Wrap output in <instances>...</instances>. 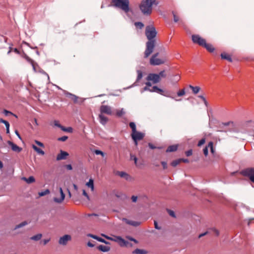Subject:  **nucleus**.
<instances>
[{
    "mask_svg": "<svg viewBox=\"0 0 254 254\" xmlns=\"http://www.w3.org/2000/svg\"><path fill=\"white\" fill-rule=\"evenodd\" d=\"M157 32L155 28L152 25L147 26L145 28V35L148 39L146 43V49L144 53V58H147L153 52L155 46V38Z\"/></svg>",
    "mask_w": 254,
    "mask_h": 254,
    "instance_id": "1",
    "label": "nucleus"
},
{
    "mask_svg": "<svg viewBox=\"0 0 254 254\" xmlns=\"http://www.w3.org/2000/svg\"><path fill=\"white\" fill-rule=\"evenodd\" d=\"M158 4L157 0H142L139 7L144 15H149L152 13V6L157 5Z\"/></svg>",
    "mask_w": 254,
    "mask_h": 254,
    "instance_id": "2",
    "label": "nucleus"
},
{
    "mask_svg": "<svg viewBox=\"0 0 254 254\" xmlns=\"http://www.w3.org/2000/svg\"><path fill=\"white\" fill-rule=\"evenodd\" d=\"M159 53H156L153 55L150 59V64L152 65H158L164 64L167 61L166 52L164 51L160 58H157Z\"/></svg>",
    "mask_w": 254,
    "mask_h": 254,
    "instance_id": "3",
    "label": "nucleus"
},
{
    "mask_svg": "<svg viewBox=\"0 0 254 254\" xmlns=\"http://www.w3.org/2000/svg\"><path fill=\"white\" fill-rule=\"evenodd\" d=\"M113 1L116 7L121 8L125 12L129 11V0H113Z\"/></svg>",
    "mask_w": 254,
    "mask_h": 254,
    "instance_id": "4",
    "label": "nucleus"
},
{
    "mask_svg": "<svg viewBox=\"0 0 254 254\" xmlns=\"http://www.w3.org/2000/svg\"><path fill=\"white\" fill-rule=\"evenodd\" d=\"M242 174L248 177L251 182L254 183V168H250L243 170Z\"/></svg>",
    "mask_w": 254,
    "mask_h": 254,
    "instance_id": "5",
    "label": "nucleus"
},
{
    "mask_svg": "<svg viewBox=\"0 0 254 254\" xmlns=\"http://www.w3.org/2000/svg\"><path fill=\"white\" fill-rule=\"evenodd\" d=\"M191 40L195 44L202 47L206 42L205 39L203 38L199 35H191Z\"/></svg>",
    "mask_w": 254,
    "mask_h": 254,
    "instance_id": "6",
    "label": "nucleus"
},
{
    "mask_svg": "<svg viewBox=\"0 0 254 254\" xmlns=\"http://www.w3.org/2000/svg\"><path fill=\"white\" fill-rule=\"evenodd\" d=\"M145 136L144 133L137 131L131 132V136L133 141H139L142 140Z\"/></svg>",
    "mask_w": 254,
    "mask_h": 254,
    "instance_id": "7",
    "label": "nucleus"
},
{
    "mask_svg": "<svg viewBox=\"0 0 254 254\" xmlns=\"http://www.w3.org/2000/svg\"><path fill=\"white\" fill-rule=\"evenodd\" d=\"M112 241L118 243L121 247H127L129 245L127 241H125L120 236H115Z\"/></svg>",
    "mask_w": 254,
    "mask_h": 254,
    "instance_id": "8",
    "label": "nucleus"
},
{
    "mask_svg": "<svg viewBox=\"0 0 254 254\" xmlns=\"http://www.w3.org/2000/svg\"><path fill=\"white\" fill-rule=\"evenodd\" d=\"M146 79L148 81H152L153 83H157L160 82L159 75L156 73H150L147 76Z\"/></svg>",
    "mask_w": 254,
    "mask_h": 254,
    "instance_id": "9",
    "label": "nucleus"
},
{
    "mask_svg": "<svg viewBox=\"0 0 254 254\" xmlns=\"http://www.w3.org/2000/svg\"><path fill=\"white\" fill-rule=\"evenodd\" d=\"M115 175L120 176L121 178H125L128 181H132L133 180L129 175L125 172L118 171L115 172Z\"/></svg>",
    "mask_w": 254,
    "mask_h": 254,
    "instance_id": "10",
    "label": "nucleus"
},
{
    "mask_svg": "<svg viewBox=\"0 0 254 254\" xmlns=\"http://www.w3.org/2000/svg\"><path fill=\"white\" fill-rule=\"evenodd\" d=\"M59 191L60 193L61 197L60 198L55 197L53 198V200L56 203H61L64 199L65 194L64 193L62 188L61 187L59 188Z\"/></svg>",
    "mask_w": 254,
    "mask_h": 254,
    "instance_id": "11",
    "label": "nucleus"
},
{
    "mask_svg": "<svg viewBox=\"0 0 254 254\" xmlns=\"http://www.w3.org/2000/svg\"><path fill=\"white\" fill-rule=\"evenodd\" d=\"M71 239V237L69 235H65L63 237H61L59 241V243L60 245H66L68 241Z\"/></svg>",
    "mask_w": 254,
    "mask_h": 254,
    "instance_id": "12",
    "label": "nucleus"
},
{
    "mask_svg": "<svg viewBox=\"0 0 254 254\" xmlns=\"http://www.w3.org/2000/svg\"><path fill=\"white\" fill-rule=\"evenodd\" d=\"M172 14L173 15V20L174 22H179V24L182 25L184 28H185V26L184 25V22L182 20H180V16H179L178 13L176 12L173 11Z\"/></svg>",
    "mask_w": 254,
    "mask_h": 254,
    "instance_id": "13",
    "label": "nucleus"
},
{
    "mask_svg": "<svg viewBox=\"0 0 254 254\" xmlns=\"http://www.w3.org/2000/svg\"><path fill=\"white\" fill-rule=\"evenodd\" d=\"M100 111L101 113H105L108 115L112 114L111 108L107 105H102L100 107Z\"/></svg>",
    "mask_w": 254,
    "mask_h": 254,
    "instance_id": "14",
    "label": "nucleus"
},
{
    "mask_svg": "<svg viewBox=\"0 0 254 254\" xmlns=\"http://www.w3.org/2000/svg\"><path fill=\"white\" fill-rule=\"evenodd\" d=\"M7 143L9 145H10L11 146V149L13 151H14L15 152H17V153H19L21 151L22 148L19 147L18 146H17L16 144H14L12 142H11L10 141H8Z\"/></svg>",
    "mask_w": 254,
    "mask_h": 254,
    "instance_id": "15",
    "label": "nucleus"
},
{
    "mask_svg": "<svg viewBox=\"0 0 254 254\" xmlns=\"http://www.w3.org/2000/svg\"><path fill=\"white\" fill-rule=\"evenodd\" d=\"M69 155L68 153L65 151L61 150L60 153H59L57 156V160H64Z\"/></svg>",
    "mask_w": 254,
    "mask_h": 254,
    "instance_id": "16",
    "label": "nucleus"
},
{
    "mask_svg": "<svg viewBox=\"0 0 254 254\" xmlns=\"http://www.w3.org/2000/svg\"><path fill=\"white\" fill-rule=\"evenodd\" d=\"M87 236L88 237H91L93 239H94L95 240H97V241H98L99 242H102V243H105L106 244H109V243L106 241H105L104 239L100 238V237H99L96 235H94L93 234H88L87 235Z\"/></svg>",
    "mask_w": 254,
    "mask_h": 254,
    "instance_id": "17",
    "label": "nucleus"
},
{
    "mask_svg": "<svg viewBox=\"0 0 254 254\" xmlns=\"http://www.w3.org/2000/svg\"><path fill=\"white\" fill-rule=\"evenodd\" d=\"M202 47L205 48L208 52L212 53L214 51L215 48L212 45L209 43H207L206 42L203 45Z\"/></svg>",
    "mask_w": 254,
    "mask_h": 254,
    "instance_id": "18",
    "label": "nucleus"
},
{
    "mask_svg": "<svg viewBox=\"0 0 254 254\" xmlns=\"http://www.w3.org/2000/svg\"><path fill=\"white\" fill-rule=\"evenodd\" d=\"M123 220L126 222V223L133 226H138L140 224L138 222L129 220L126 218H124Z\"/></svg>",
    "mask_w": 254,
    "mask_h": 254,
    "instance_id": "19",
    "label": "nucleus"
},
{
    "mask_svg": "<svg viewBox=\"0 0 254 254\" xmlns=\"http://www.w3.org/2000/svg\"><path fill=\"white\" fill-rule=\"evenodd\" d=\"M97 249L103 252H107L110 250V247L104 245H99L97 247Z\"/></svg>",
    "mask_w": 254,
    "mask_h": 254,
    "instance_id": "20",
    "label": "nucleus"
},
{
    "mask_svg": "<svg viewBox=\"0 0 254 254\" xmlns=\"http://www.w3.org/2000/svg\"><path fill=\"white\" fill-rule=\"evenodd\" d=\"M67 96L72 100L74 103H77L78 102V97L71 93H67Z\"/></svg>",
    "mask_w": 254,
    "mask_h": 254,
    "instance_id": "21",
    "label": "nucleus"
},
{
    "mask_svg": "<svg viewBox=\"0 0 254 254\" xmlns=\"http://www.w3.org/2000/svg\"><path fill=\"white\" fill-rule=\"evenodd\" d=\"M99 118L100 119V123L102 125H105L107 123L108 120V118H107L105 116L103 115L102 114L99 115Z\"/></svg>",
    "mask_w": 254,
    "mask_h": 254,
    "instance_id": "22",
    "label": "nucleus"
},
{
    "mask_svg": "<svg viewBox=\"0 0 254 254\" xmlns=\"http://www.w3.org/2000/svg\"><path fill=\"white\" fill-rule=\"evenodd\" d=\"M22 180L25 181L27 184H31L35 181V178L33 176H30L28 178L23 177Z\"/></svg>",
    "mask_w": 254,
    "mask_h": 254,
    "instance_id": "23",
    "label": "nucleus"
},
{
    "mask_svg": "<svg viewBox=\"0 0 254 254\" xmlns=\"http://www.w3.org/2000/svg\"><path fill=\"white\" fill-rule=\"evenodd\" d=\"M178 149V145H173L169 146L166 150L167 152H171L175 151Z\"/></svg>",
    "mask_w": 254,
    "mask_h": 254,
    "instance_id": "24",
    "label": "nucleus"
},
{
    "mask_svg": "<svg viewBox=\"0 0 254 254\" xmlns=\"http://www.w3.org/2000/svg\"><path fill=\"white\" fill-rule=\"evenodd\" d=\"M221 58L223 59L226 60L230 62H232V59L231 56L229 55H228L225 53H222L221 54Z\"/></svg>",
    "mask_w": 254,
    "mask_h": 254,
    "instance_id": "25",
    "label": "nucleus"
},
{
    "mask_svg": "<svg viewBox=\"0 0 254 254\" xmlns=\"http://www.w3.org/2000/svg\"><path fill=\"white\" fill-rule=\"evenodd\" d=\"M149 91L150 92H155L159 94H162L163 92V90L159 88L157 86H153L151 90H149Z\"/></svg>",
    "mask_w": 254,
    "mask_h": 254,
    "instance_id": "26",
    "label": "nucleus"
},
{
    "mask_svg": "<svg viewBox=\"0 0 254 254\" xmlns=\"http://www.w3.org/2000/svg\"><path fill=\"white\" fill-rule=\"evenodd\" d=\"M32 148L39 154H40V155H43L45 154L44 151L43 150H42V149H41L40 148H38L36 145H32Z\"/></svg>",
    "mask_w": 254,
    "mask_h": 254,
    "instance_id": "27",
    "label": "nucleus"
},
{
    "mask_svg": "<svg viewBox=\"0 0 254 254\" xmlns=\"http://www.w3.org/2000/svg\"><path fill=\"white\" fill-rule=\"evenodd\" d=\"M134 254H147V252L145 250L136 249L132 252Z\"/></svg>",
    "mask_w": 254,
    "mask_h": 254,
    "instance_id": "28",
    "label": "nucleus"
},
{
    "mask_svg": "<svg viewBox=\"0 0 254 254\" xmlns=\"http://www.w3.org/2000/svg\"><path fill=\"white\" fill-rule=\"evenodd\" d=\"M42 237V235L41 234H38L36 235H34L30 238V240L34 241H38Z\"/></svg>",
    "mask_w": 254,
    "mask_h": 254,
    "instance_id": "29",
    "label": "nucleus"
},
{
    "mask_svg": "<svg viewBox=\"0 0 254 254\" xmlns=\"http://www.w3.org/2000/svg\"><path fill=\"white\" fill-rule=\"evenodd\" d=\"M86 185L88 187L91 188L92 191L94 190V181L93 179H90L89 182Z\"/></svg>",
    "mask_w": 254,
    "mask_h": 254,
    "instance_id": "30",
    "label": "nucleus"
},
{
    "mask_svg": "<svg viewBox=\"0 0 254 254\" xmlns=\"http://www.w3.org/2000/svg\"><path fill=\"white\" fill-rule=\"evenodd\" d=\"M201 90V88L199 86H191V91L193 94H197Z\"/></svg>",
    "mask_w": 254,
    "mask_h": 254,
    "instance_id": "31",
    "label": "nucleus"
},
{
    "mask_svg": "<svg viewBox=\"0 0 254 254\" xmlns=\"http://www.w3.org/2000/svg\"><path fill=\"white\" fill-rule=\"evenodd\" d=\"M6 39L5 38H2L0 40V49H2L5 48V46L6 45Z\"/></svg>",
    "mask_w": 254,
    "mask_h": 254,
    "instance_id": "32",
    "label": "nucleus"
},
{
    "mask_svg": "<svg viewBox=\"0 0 254 254\" xmlns=\"http://www.w3.org/2000/svg\"><path fill=\"white\" fill-rule=\"evenodd\" d=\"M28 224V223L26 221H24L20 223V224L16 225L14 228V230H16L17 229L22 228V227L27 225Z\"/></svg>",
    "mask_w": 254,
    "mask_h": 254,
    "instance_id": "33",
    "label": "nucleus"
},
{
    "mask_svg": "<svg viewBox=\"0 0 254 254\" xmlns=\"http://www.w3.org/2000/svg\"><path fill=\"white\" fill-rule=\"evenodd\" d=\"M183 161H184V160L183 159H177V160L173 161L172 162V163H171V165L173 167H175L177 166L178 164H179Z\"/></svg>",
    "mask_w": 254,
    "mask_h": 254,
    "instance_id": "34",
    "label": "nucleus"
},
{
    "mask_svg": "<svg viewBox=\"0 0 254 254\" xmlns=\"http://www.w3.org/2000/svg\"><path fill=\"white\" fill-rule=\"evenodd\" d=\"M125 114L124 109L117 110L116 116L118 117H121Z\"/></svg>",
    "mask_w": 254,
    "mask_h": 254,
    "instance_id": "35",
    "label": "nucleus"
},
{
    "mask_svg": "<svg viewBox=\"0 0 254 254\" xmlns=\"http://www.w3.org/2000/svg\"><path fill=\"white\" fill-rule=\"evenodd\" d=\"M129 126L131 128L132 132H134L135 131H137L136 129V125L134 122H130L129 124Z\"/></svg>",
    "mask_w": 254,
    "mask_h": 254,
    "instance_id": "36",
    "label": "nucleus"
},
{
    "mask_svg": "<svg viewBox=\"0 0 254 254\" xmlns=\"http://www.w3.org/2000/svg\"><path fill=\"white\" fill-rule=\"evenodd\" d=\"M208 147H209V148H210L211 153L214 154V152H215V150L213 148V142H212V141L209 142L208 144Z\"/></svg>",
    "mask_w": 254,
    "mask_h": 254,
    "instance_id": "37",
    "label": "nucleus"
},
{
    "mask_svg": "<svg viewBox=\"0 0 254 254\" xmlns=\"http://www.w3.org/2000/svg\"><path fill=\"white\" fill-rule=\"evenodd\" d=\"M159 75V79H161V78H165L167 76V74L166 73L165 70H162L160 71L159 74H157Z\"/></svg>",
    "mask_w": 254,
    "mask_h": 254,
    "instance_id": "38",
    "label": "nucleus"
},
{
    "mask_svg": "<svg viewBox=\"0 0 254 254\" xmlns=\"http://www.w3.org/2000/svg\"><path fill=\"white\" fill-rule=\"evenodd\" d=\"M50 192V190L48 189H47L43 191L39 192L38 193V194L40 196H44V195L49 194Z\"/></svg>",
    "mask_w": 254,
    "mask_h": 254,
    "instance_id": "39",
    "label": "nucleus"
},
{
    "mask_svg": "<svg viewBox=\"0 0 254 254\" xmlns=\"http://www.w3.org/2000/svg\"><path fill=\"white\" fill-rule=\"evenodd\" d=\"M137 76L136 82H137L139 80H140L142 77V72L141 70H137Z\"/></svg>",
    "mask_w": 254,
    "mask_h": 254,
    "instance_id": "40",
    "label": "nucleus"
},
{
    "mask_svg": "<svg viewBox=\"0 0 254 254\" xmlns=\"http://www.w3.org/2000/svg\"><path fill=\"white\" fill-rule=\"evenodd\" d=\"M61 129L63 131L68 132H72V130H73V129H72V128L71 127H68L66 128V127H63V126L61 128Z\"/></svg>",
    "mask_w": 254,
    "mask_h": 254,
    "instance_id": "41",
    "label": "nucleus"
},
{
    "mask_svg": "<svg viewBox=\"0 0 254 254\" xmlns=\"http://www.w3.org/2000/svg\"><path fill=\"white\" fill-rule=\"evenodd\" d=\"M134 25L136 27L140 29H142L144 26V24L141 22H136L134 23Z\"/></svg>",
    "mask_w": 254,
    "mask_h": 254,
    "instance_id": "42",
    "label": "nucleus"
},
{
    "mask_svg": "<svg viewBox=\"0 0 254 254\" xmlns=\"http://www.w3.org/2000/svg\"><path fill=\"white\" fill-rule=\"evenodd\" d=\"M198 97L199 98L201 99L203 101V102H204V103L206 107H207V106H208V102H207V101L206 100V99H205V97H204L203 96H202V95H199V96H198Z\"/></svg>",
    "mask_w": 254,
    "mask_h": 254,
    "instance_id": "43",
    "label": "nucleus"
},
{
    "mask_svg": "<svg viewBox=\"0 0 254 254\" xmlns=\"http://www.w3.org/2000/svg\"><path fill=\"white\" fill-rule=\"evenodd\" d=\"M94 153L96 155H101L102 157H104L105 156V153L103 151L99 150H95L94 151Z\"/></svg>",
    "mask_w": 254,
    "mask_h": 254,
    "instance_id": "44",
    "label": "nucleus"
},
{
    "mask_svg": "<svg viewBox=\"0 0 254 254\" xmlns=\"http://www.w3.org/2000/svg\"><path fill=\"white\" fill-rule=\"evenodd\" d=\"M210 230L211 231H212V232H213V233H214V234L216 236H219V231H218L217 229H215V228H213L210 229Z\"/></svg>",
    "mask_w": 254,
    "mask_h": 254,
    "instance_id": "45",
    "label": "nucleus"
},
{
    "mask_svg": "<svg viewBox=\"0 0 254 254\" xmlns=\"http://www.w3.org/2000/svg\"><path fill=\"white\" fill-rule=\"evenodd\" d=\"M130 160H134L135 164L136 166L137 165V158H136V157L135 156H134V155H132V154H130Z\"/></svg>",
    "mask_w": 254,
    "mask_h": 254,
    "instance_id": "46",
    "label": "nucleus"
},
{
    "mask_svg": "<svg viewBox=\"0 0 254 254\" xmlns=\"http://www.w3.org/2000/svg\"><path fill=\"white\" fill-rule=\"evenodd\" d=\"M208 145L203 149V154L205 156H207L208 154Z\"/></svg>",
    "mask_w": 254,
    "mask_h": 254,
    "instance_id": "47",
    "label": "nucleus"
},
{
    "mask_svg": "<svg viewBox=\"0 0 254 254\" xmlns=\"http://www.w3.org/2000/svg\"><path fill=\"white\" fill-rule=\"evenodd\" d=\"M126 238L127 239H128V240H129V241L134 242L136 244H137L138 243V242H137V241L136 240H135V239L132 238L130 236H126Z\"/></svg>",
    "mask_w": 254,
    "mask_h": 254,
    "instance_id": "48",
    "label": "nucleus"
},
{
    "mask_svg": "<svg viewBox=\"0 0 254 254\" xmlns=\"http://www.w3.org/2000/svg\"><path fill=\"white\" fill-rule=\"evenodd\" d=\"M54 125L61 129V128L63 127V126H62L58 121H55L54 122Z\"/></svg>",
    "mask_w": 254,
    "mask_h": 254,
    "instance_id": "49",
    "label": "nucleus"
},
{
    "mask_svg": "<svg viewBox=\"0 0 254 254\" xmlns=\"http://www.w3.org/2000/svg\"><path fill=\"white\" fill-rule=\"evenodd\" d=\"M67 138L68 137L67 136H63L59 138L58 140L61 141H65L67 139Z\"/></svg>",
    "mask_w": 254,
    "mask_h": 254,
    "instance_id": "50",
    "label": "nucleus"
},
{
    "mask_svg": "<svg viewBox=\"0 0 254 254\" xmlns=\"http://www.w3.org/2000/svg\"><path fill=\"white\" fill-rule=\"evenodd\" d=\"M205 142V138H202L201 140H200L198 143V144L197 145L198 146H201L202 145H203Z\"/></svg>",
    "mask_w": 254,
    "mask_h": 254,
    "instance_id": "51",
    "label": "nucleus"
},
{
    "mask_svg": "<svg viewBox=\"0 0 254 254\" xmlns=\"http://www.w3.org/2000/svg\"><path fill=\"white\" fill-rule=\"evenodd\" d=\"M168 212L170 216H171L173 217H176L175 212L173 210H168Z\"/></svg>",
    "mask_w": 254,
    "mask_h": 254,
    "instance_id": "52",
    "label": "nucleus"
},
{
    "mask_svg": "<svg viewBox=\"0 0 254 254\" xmlns=\"http://www.w3.org/2000/svg\"><path fill=\"white\" fill-rule=\"evenodd\" d=\"M82 194L84 195L88 200L90 199L89 195L84 190H82Z\"/></svg>",
    "mask_w": 254,
    "mask_h": 254,
    "instance_id": "53",
    "label": "nucleus"
},
{
    "mask_svg": "<svg viewBox=\"0 0 254 254\" xmlns=\"http://www.w3.org/2000/svg\"><path fill=\"white\" fill-rule=\"evenodd\" d=\"M3 114L5 116H8L9 115H13L11 112L8 111H7L6 110H3Z\"/></svg>",
    "mask_w": 254,
    "mask_h": 254,
    "instance_id": "54",
    "label": "nucleus"
},
{
    "mask_svg": "<svg viewBox=\"0 0 254 254\" xmlns=\"http://www.w3.org/2000/svg\"><path fill=\"white\" fill-rule=\"evenodd\" d=\"M35 142L39 146H40V147H44V144L43 143H42L41 142L39 141H38V140H35Z\"/></svg>",
    "mask_w": 254,
    "mask_h": 254,
    "instance_id": "55",
    "label": "nucleus"
},
{
    "mask_svg": "<svg viewBox=\"0 0 254 254\" xmlns=\"http://www.w3.org/2000/svg\"><path fill=\"white\" fill-rule=\"evenodd\" d=\"M131 199L133 202H136L137 200V196L135 195H132L131 197Z\"/></svg>",
    "mask_w": 254,
    "mask_h": 254,
    "instance_id": "56",
    "label": "nucleus"
},
{
    "mask_svg": "<svg viewBox=\"0 0 254 254\" xmlns=\"http://www.w3.org/2000/svg\"><path fill=\"white\" fill-rule=\"evenodd\" d=\"M161 164L163 166L164 169H166L167 168V163L166 162L162 161L161 162Z\"/></svg>",
    "mask_w": 254,
    "mask_h": 254,
    "instance_id": "57",
    "label": "nucleus"
},
{
    "mask_svg": "<svg viewBox=\"0 0 254 254\" xmlns=\"http://www.w3.org/2000/svg\"><path fill=\"white\" fill-rule=\"evenodd\" d=\"M154 227H155V229H158V230L161 229V227L158 226L157 222L156 221H155V220L154 221Z\"/></svg>",
    "mask_w": 254,
    "mask_h": 254,
    "instance_id": "58",
    "label": "nucleus"
},
{
    "mask_svg": "<svg viewBox=\"0 0 254 254\" xmlns=\"http://www.w3.org/2000/svg\"><path fill=\"white\" fill-rule=\"evenodd\" d=\"M184 94H185V91L184 89H182L178 92V95L179 96H181Z\"/></svg>",
    "mask_w": 254,
    "mask_h": 254,
    "instance_id": "59",
    "label": "nucleus"
},
{
    "mask_svg": "<svg viewBox=\"0 0 254 254\" xmlns=\"http://www.w3.org/2000/svg\"><path fill=\"white\" fill-rule=\"evenodd\" d=\"M101 235H102V236L105 237V238H106L108 240H112H112H113V238L107 236L105 234H101Z\"/></svg>",
    "mask_w": 254,
    "mask_h": 254,
    "instance_id": "60",
    "label": "nucleus"
},
{
    "mask_svg": "<svg viewBox=\"0 0 254 254\" xmlns=\"http://www.w3.org/2000/svg\"><path fill=\"white\" fill-rule=\"evenodd\" d=\"M50 239L43 240L42 241L43 245H46L50 241Z\"/></svg>",
    "mask_w": 254,
    "mask_h": 254,
    "instance_id": "61",
    "label": "nucleus"
},
{
    "mask_svg": "<svg viewBox=\"0 0 254 254\" xmlns=\"http://www.w3.org/2000/svg\"><path fill=\"white\" fill-rule=\"evenodd\" d=\"M65 167L68 170H71L72 169V167L70 164L65 165Z\"/></svg>",
    "mask_w": 254,
    "mask_h": 254,
    "instance_id": "62",
    "label": "nucleus"
},
{
    "mask_svg": "<svg viewBox=\"0 0 254 254\" xmlns=\"http://www.w3.org/2000/svg\"><path fill=\"white\" fill-rule=\"evenodd\" d=\"M208 233V232H205L203 233H202V234H200L199 236H198V238H200L204 236H205L206 234H207Z\"/></svg>",
    "mask_w": 254,
    "mask_h": 254,
    "instance_id": "63",
    "label": "nucleus"
},
{
    "mask_svg": "<svg viewBox=\"0 0 254 254\" xmlns=\"http://www.w3.org/2000/svg\"><path fill=\"white\" fill-rule=\"evenodd\" d=\"M179 79H180V76H178V75L175 76L174 77V78L173 79V80L176 82L178 81V80H179Z\"/></svg>",
    "mask_w": 254,
    "mask_h": 254,
    "instance_id": "64",
    "label": "nucleus"
}]
</instances>
